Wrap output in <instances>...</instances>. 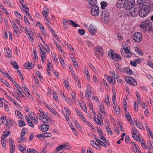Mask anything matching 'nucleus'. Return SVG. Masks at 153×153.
Listing matches in <instances>:
<instances>
[{
	"instance_id": "f257e3e1",
	"label": "nucleus",
	"mask_w": 153,
	"mask_h": 153,
	"mask_svg": "<svg viewBox=\"0 0 153 153\" xmlns=\"http://www.w3.org/2000/svg\"><path fill=\"white\" fill-rule=\"evenodd\" d=\"M138 8V14L140 16L143 18L146 16L149 13L150 10H153V2L147 3L141 7Z\"/></svg>"
},
{
	"instance_id": "f03ea898",
	"label": "nucleus",
	"mask_w": 153,
	"mask_h": 153,
	"mask_svg": "<svg viewBox=\"0 0 153 153\" xmlns=\"http://www.w3.org/2000/svg\"><path fill=\"white\" fill-rule=\"evenodd\" d=\"M152 25V23L150 20H145L143 21L140 25L141 30L143 31L146 30L152 31H153V29Z\"/></svg>"
},
{
	"instance_id": "7ed1b4c3",
	"label": "nucleus",
	"mask_w": 153,
	"mask_h": 153,
	"mask_svg": "<svg viewBox=\"0 0 153 153\" xmlns=\"http://www.w3.org/2000/svg\"><path fill=\"white\" fill-rule=\"evenodd\" d=\"M108 55L111 59L115 62H119L121 59L120 56L119 54L116 53L112 49L109 50Z\"/></svg>"
},
{
	"instance_id": "20e7f679",
	"label": "nucleus",
	"mask_w": 153,
	"mask_h": 153,
	"mask_svg": "<svg viewBox=\"0 0 153 153\" xmlns=\"http://www.w3.org/2000/svg\"><path fill=\"white\" fill-rule=\"evenodd\" d=\"M124 2V8L126 10L131 9L135 5V2L134 0H125Z\"/></svg>"
},
{
	"instance_id": "39448f33",
	"label": "nucleus",
	"mask_w": 153,
	"mask_h": 153,
	"mask_svg": "<svg viewBox=\"0 0 153 153\" xmlns=\"http://www.w3.org/2000/svg\"><path fill=\"white\" fill-rule=\"evenodd\" d=\"M101 14L102 20L105 23H107L109 20V14L108 12L106 10H101Z\"/></svg>"
},
{
	"instance_id": "423d86ee",
	"label": "nucleus",
	"mask_w": 153,
	"mask_h": 153,
	"mask_svg": "<svg viewBox=\"0 0 153 153\" xmlns=\"http://www.w3.org/2000/svg\"><path fill=\"white\" fill-rule=\"evenodd\" d=\"M129 10L127 11L126 13V14L128 16H131L132 17H135L138 15V8L137 7H135L134 9Z\"/></svg>"
},
{
	"instance_id": "0eeeda50",
	"label": "nucleus",
	"mask_w": 153,
	"mask_h": 153,
	"mask_svg": "<svg viewBox=\"0 0 153 153\" xmlns=\"http://www.w3.org/2000/svg\"><path fill=\"white\" fill-rule=\"evenodd\" d=\"M91 14L93 16H97L100 13L99 8L97 5H93L91 10Z\"/></svg>"
},
{
	"instance_id": "6e6552de",
	"label": "nucleus",
	"mask_w": 153,
	"mask_h": 153,
	"mask_svg": "<svg viewBox=\"0 0 153 153\" xmlns=\"http://www.w3.org/2000/svg\"><path fill=\"white\" fill-rule=\"evenodd\" d=\"M120 52L122 55L123 56L126 58H130L132 56L131 53L129 49L125 50L123 48H121L120 50Z\"/></svg>"
},
{
	"instance_id": "1a4fd4ad",
	"label": "nucleus",
	"mask_w": 153,
	"mask_h": 153,
	"mask_svg": "<svg viewBox=\"0 0 153 153\" xmlns=\"http://www.w3.org/2000/svg\"><path fill=\"white\" fill-rule=\"evenodd\" d=\"M125 79L127 83H129L133 86L135 85L134 83H135L136 85L137 84L136 80L134 78L130 76H126L125 77Z\"/></svg>"
},
{
	"instance_id": "9d476101",
	"label": "nucleus",
	"mask_w": 153,
	"mask_h": 153,
	"mask_svg": "<svg viewBox=\"0 0 153 153\" xmlns=\"http://www.w3.org/2000/svg\"><path fill=\"white\" fill-rule=\"evenodd\" d=\"M133 39L136 42H140L142 39L141 34L139 32L134 33L133 36Z\"/></svg>"
},
{
	"instance_id": "9b49d317",
	"label": "nucleus",
	"mask_w": 153,
	"mask_h": 153,
	"mask_svg": "<svg viewBox=\"0 0 153 153\" xmlns=\"http://www.w3.org/2000/svg\"><path fill=\"white\" fill-rule=\"evenodd\" d=\"M25 131H27L26 128H23V129H22L21 131L20 137L18 140L19 143H20L23 142L26 140V138L25 137H24V136L27 133Z\"/></svg>"
},
{
	"instance_id": "f8f14e48",
	"label": "nucleus",
	"mask_w": 153,
	"mask_h": 153,
	"mask_svg": "<svg viewBox=\"0 0 153 153\" xmlns=\"http://www.w3.org/2000/svg\"><path fill=\"white\" fill-rule=\"evenodd\" d=\"M10 22L13 28L14 29L13 31L14 35L15 36L18 37L19 36L18 31H19V28L16 25L13 21H10Z\"/></svg>"
},
{
	"instance_id": "ddd939ff",
	"label": "nucleus",
	"mask_w": 153,
	"mask_h": 153,
	"mask_svg": "<svg viewBox=\"0 0 153 153\" xmlns=\"http://www.w3.org/2000/svg\"><path fill=\"white\" fill-rule=\"evenodd\" d=\"M105 77L111 85H115L116 82V80L115 79L113 80L112 77L105 75Z\"/></svg>"
},
{
	"instance_id": "4468645a",
	"label": "nucleus",
	"mask_w": 153,
	"mask_h": 153,
	"mask_svg": "<svg viewBox=\"0 0 153 153\" xmlns=\"http://www.w3.org/2000/svg\"><path fill=\"white\" fill-rule=\"evenodd\" d=\"M89 31L92 35H94L97 32L96 27L92 24H90L89 27Z\"/></svg>"
},
{
	"instance_id": "2eb2a0df",
	"label": "nucleus",
	"mask_w": 153,
	"mask_h": 153,
	"mask_svg": "<svg viewBox=\"0 0 153 153\" xmlns=\"http://www.w3.org/2000/svg\"><path fill=\"white\" fill-rule=\"evenodd\" d=\"M14 123L13 120L10 119H8L6 120L5 124L7 128H10L13 126Z\"/></svg>"
},
{
	"instance_id": "dca6fc26",
	"label": "nucleus",
	"mask_w": 153,
	"mask_h": 153,
	"mask_svg": "<svg viewBox=\"0 0 153 153\" xmlns=\"http://www.w3.org/2000/svg\"><path fill=\"white\" fill-rule=\"evenodd\" d=\"M103 50L102 47L101 46H97L96 48V52L97 54H99L100 55H102ZM98 58H100V56L98 55L97 56Z\"/></svg>"
},
{
	"instance_id": "f3484780",
	"label": "nucleus",
	"mask_w": 153,
	"mask_h": 153,
	"mask_svg": "<svg viewBox=\"0 0 153 153\" xmlns=\"http://www.w3.org/2000/svg\"><path fill=\"white\" fill-rule=\"evenodd\" d=\"M125 1L123 0H118L116 3V5L118 8H121L124 7Z\"/></svg>"
},
{
	"instance_id": "a211bd4d",
	"label": "nucleus",
	"mask_w": 153,
	"mask_h": 153,
	"mask_svg": "<svg viewBox=\"0 0 153 153\" xmlns=\"http://www.w3.org/2000/svg\"><path fill=\"white\" fill-rule=\"evenodd\" d=\"M33 67V64L28 62H26L24 65V68L28 70L32 69Z\"/></svg>"
},
{
	"instance_id": "6ab92c4d",
	"label": "nucleus",
	"mask_w": 153,
	"mask_h": 153,
	"mask_svg": "<svg viewBox=\"0 0 153 153\" xmlns=\"http://www.w3.org/2000/svg\"><path fill=\"white\" fill-rule=\"evenodd\" d=\"M40 120L43 122L45 123H48V122L50 121L51 119L47 115L46 116H43Z\"/></svg>"
},
{
	"instance_id": "aec40b11",
	"label": "nucleus",
	"mask_w": 153,
	"mask_h": 153,
	"mask_svg": "<svg viewBox=\"0 0 153 153\" xmlns=\"http://www.w3.org/2000/svg\"><path fill=\"white\" fill-rule=\"evenodd\" d=\"M132 145H134L135 146V147H133L132 149L133 151L135 153H141L140 151L139 150V148L138 146L134 142L132 143Z\"/></svg>"
},
{
	"instance_id": "412c9836",
	"label": "nucleus",
	"mask_w": 153,
	"mask_h": 153,
	"mask_svg": "<svg viewBox=\"0 0 153 153\" xmlns=\"http://www.w3.org/2000/svg\"><path fill=\"white\" fill-rule=\"evenodd\" d=\"M90 87L89 86V88H88L85 91V96L87 99H89L91 96V91L90 90Z\"/></svg>"
},
{
	"instance_id": "4be33fe9",
	"label": "nucleus",
	"mask_w": 153,
	"mask_h": 153,
	"mask_svg": "<svg viewBox=\"0 0 153 153\" xmlns=\"http://www.w3.org/2000/svg\"><path fill=\"white\" fill-rule=\"evenodd\" d=\"M91 145L94 147L96 148L98 150H100L101 149V147L98 144H97L94 141H91Z\"/></svg>"
},
{
	"instance_id": "5701e85b",
	"label": "nucleus",
	"mask_w": 153,
	"mask_h": 153,
	"mask_svg": "<svg viewBox=\"0 0 153 153\" xmlns=\"http://www.w3.org/2000/svg\"><path fill=\"white\" fill-rule=\"evenodd\" d=\"M41 126V130L43 132L47 131L49 128L48 125L46 124H42Z\"/></svg>"
},
{
	"instance_id": "b1692460",
	"label": "nucleus",
	"mask_w": 153,
	"mask_h": 153,
	"mask_svg": "<svg viewBox=\"0 0 153 153\" xmlns=\"http://www.w3.org/2000/svg\"><path fill=\"white\" fill-rule=\"evenodd\" d=\"M22 6L20 7V8L22 10L23 12L24 13H26V11L27 12L29 11V10L27 7H26L25 4L22 3Z\"/></svg>"
},
{
	"instance_id": "393cba45",
	"label": "nucleus",
	"mask_w": 153,
	"mask_h": 153,
	"mask_svg": "<svg viewBox=\"0 0 153 153\" xmlns=\"http://www.w3.org/2000/svg\"><path fill=\"white\" fill-rule=\"evenodd\" d=\"M15 114L17 118L22 119L23 115L18 110L16 111H15Z\"/></svg>"
},
{
	"instance_id": "a878e982",
	"label": "nucleus",
	"mask_w": 153,
	"mask_h": 153,
	"mask_svg": "<svg viewBox=\"0 0 153 153\" xmlns=\"http://www.w3.org/2000/svg\"><path fill=\"white\" fill-rule=\"evenodd\" d=\"M10 63L12 66L15 69H18L19 68L18 63L15 61L12 60L10 62Z\"/></svg>"
},
{
	"instance_id": "bb28decb",
	"label": "nucleus",
	"mask_w": 153,
	"mask_h": 153,
	"mask_svg": "<svg viewBox=\"0 0 153 153\" xmlns=\"http://www.w3.org/2000/svg\"><path fill=\"white\" fill-rule=\"evenodd\" d=\"M50 12L49 10L48 9H46L42 11V14L44 17H48V15Z\"/></svg>"
},
{
	"instance_id": "cd10ccee",
	"label": "nucleus",
	"mask_w": 153,
	"mask_h": 153,
	"mask_svg": "<svg viewBox=\"0 0 153 153\" xmlns=\"http://www.w3.org/2000/svg\"><path fill=\"white\" fill-rule=\"evenodd\" d=\"M97 118V117L96 116H94V121L96 123H97L98 125H101L102 123H103V122L100 119L97 118V120H96Z\"/></svg>"
},
{
	"instance_id": "c85d7f7f",
	"label": "nucleus",
	"mask_w": 153,
	"mask_h": 153,
	"mask_svg": "<svg viewBox=\"0 0 153 153\" xmlns=\"http://www.w3.org/2000/svg\"><path fill=\"white\" fill-rule=\"evenodd\" d=\"M9 80L14 84L16 88H20L19 85L12 77L11 78L10 77Z\"/></svg>"
},
{
	"instance_id": "c756f323",
	"label": "nucleus",
	"mask_w": 153,
	"mask_h": 153,
	"mask_svg": "<svg viewBox=\"0 0 153 153\" xmlns=\"http://www.w3.org/2000/svg\"><path fill=\"white\" fill-rule=\"evenodd\" d=\"M135 125L140 129L142 130L143 128V125L140 123L139 122H137V121H135Z\"/></svg>"
},
{
	"instance_id": "7c9ffc66",
	"label": "nucleus",
	"mask_w": 153,
	"mask_h": 153,
	"mask_svg": "<svg viewBox=\"0 0 153 153\" xmlns=\"http://www.w3.org/2000/svg\"><path fill=\"white\" fill-rule=\"evenodd\" d=\"M27 153H39L36 150L33 149H28L27 151Z\"/></svg>"
},
{
	"instance_id": "2f4dec72",
	"label": "nucleus",
	"mask_w": 153,
	"mask_h": 153,
	"mask_svg": "<svg viewBox=\"0 0 153 153\" xmlns=\"http://www.w3.org/2000/svg\"><path fill=\"white\" fill-rule=\"evenodd\" d=\"M126 72L128 74L131 75L132 74L131 70L128 67L125 68L124 72Z\"/></svg>"
},
{
	"instance_id": "473e14b6",
	"label": "nucleus",
	"mask_w": 153,
	"mask_h": 153,
	"mask_svg": "<svg viewBox=\"0 0 153 153\" xmlns=\"http://www.w3.org/2000/svg\"><path fill=\"white\" fill-rule=\"evenodd\" d=\"M69 24L75 27H79V25L76 24L72 20H69Z\"/></svg>"
},
{
	"instance_id": "72a5a7b5",
	"label": "nucleus",
	"mask_w": 153,
	"mask_h": 153,
	"mask_svg": "<svg viewBox=\"0 0 153 153\" xmlns=\"http://www.w3.org/2000/svg\"><path fill=\"white\" fill-rule=\"evenodd\" d=\"M20 88H16L21 94V95H20V96L21 97H25L24 94H25V93L20 86Z\"/></svg>"
},
{
	"instance_id": "f704fd0d",
	"label": "nucleus",
	"mask_w": 153,
	"mask_h": 153,
	"mask_svg": "<svg viewBox=\"0 0 153 153\" xmlns=\"http://www.w3.org/2000/svg\"><path fill=\"white\" fill-rule=\"evenodd\" d=\"M51 93L52 92L53 95V99L56 101H57L59 100L58 97L56 93L53 91H51Z\"/></svg>"
},
{
	"instance_id": "c9c22d12",
	"label": "nucleus",
	"mask_w": 153,
	"mask_h": 153,
	"mask_svg": "<svg viewBox=\"0 0 153 153\" xmlns=\"http://www.w3.org/2000/svg\"><path fill=\"white\" fill-rule=\"evenodd\" d=\"M62 146V148H64L65 149L68 150L69 148V146L68 145V143H65L61 145Z\"/></svg>"
},
{
	"instance_id": "e433bc0d",
	"label": "nucleus",
	"mask_w": 153,
	"mask_h": 153,
	"mask_svg": "<svg viewBox=\"0 0 153 153\" xmlns=\"http://www.w3.org/2000/svg\"><path fill=\"white\" fill-rule=\"evenodd\" d=\"M18 146L19 147L20 151L23 153H24L26 149V147L22 146L20 145H18Z\"/></svg>"
},
{
	"instance_id": "4c0bfd02",
	"label": "nucleus",
	"mask_w": 153,
	"mask_h": 153,
	"mask_svg": "<svg viewBox=\"0 0 153 153\" xmlns=\"http://www.w3.org/2000/svg\"><path fill=\"white\" fill-rule=\"evenodd\" d=\"M88 1L89 4L92 6L93 5H97L96 4L97 3V0H88Z\"/></svg>"
},
{
	"instance_id": "58836bf2",
	"label": "nucleus",
	"mask_w": 153,
	"mask_h": 153,
	"mask_svg": "<svg viewBox=\"0 0 153 153\" xmlns=\"http://www.w3.org/2000/svg\"><path fill=\"white\" fill-rule=\"evenodd\" d=\"M101 6L102 7L101 10H105V8L107 5V3L106 2L103 1L101 3Z\"/></svg>"
},
{
	"instance_id": "ea45409f",
	"label": "nucleus",
	"mask_w": 153,
	"mask_h": 153,
	"mask_svg": "<svg viewBox=\"0 0 153 153\" xmlns=\"http://www.w3.org/2000/svg\"><path fill=\"white\" fill-rule=\"evenodd\" d=\"M6 52L7 53L9 56V57H10L12 56V51L9 48H8L6 49Z\"/></svg>"
},
{
	"instance_id": "a19ab883",
	"label": "nucleus",
	"mask_w": 153,
	"mask_h": 153,
	"mask_svg": "<svg viewBox=\"0 0 153 153\" xmlns=\"http://www.w3.org/2000/svg\"><path fill=\"white\" fill-rule=\"evenodd\" d=\"M54 43L56 45L58 48L59 50V51H61V52H62V49L61 48V46H60L59 44L58 43L55 41V42H54Z\"/></svg>"
},
{
	"instance_id": "79ce46f5",
	"label": "nucleus",
	"mask_w": 153,
	"mask_h": 153,
	"mask_svg": "<svg viewBox=\"0 0 153 153\" xmlns=\"http://www.w3.org/2000/svg\"><path fill=\"white\" fill-rule=\"evenodd\" d=\"M2 74H3V76L5 77H7L9 79H10V77L11 78L12 77L10 76L9 74L7 73V72H2Z\"/></svg>"
},
{
	"instance_id": "37998d69",
	"label": "nucleus",
	"mask_w": 153,
	"mask_h": 153,
	"mask_svg": "<svg viewBox=\"0 0 153 153\" xmlns=\"http://www.w3.org/2000/svg\"><path fill=\"white\" fill-rule=\"evenodd\" d=\"M10 149H15V144L13 141H10Z\"/></svg>"
},
{
	"instance_id": "c03bdc74",
	"label": "nucleus",
	"mask_w": 153,
	"mask_h": 153,
	"mask_svg": "<svg viewBox=\"0 0 153 153\" xmlns=\"http://www.w3.org/2000/svg\"><path fill=\"white\" fill-rule=\"evenodd\" d=\"M0 80H1L2 81V82L4 84V85L7 87H10V85L9 83L7 82L5 80H4V79H0Z\"/></svg>"
},
{
	"instance_id": "a18cd8bd",
	"label": "nucleus",
	"mask_w": 153,
	"mask_h": 153,
	"mask_svg": "<svg viewBox=\"0 0 153 153\" xmlns=\"http://www.w3.org/2000/svg\"><path fill=\"white\" fill-rule=\"evenodd\" d=\"M19 125L20 127H23L25 125V124L24 121L20 120L19 121Z\"/></svg>"
},
{
	"instance_id": "49530a36",
	"label": "nucleus",
	"mask_w": 153,
	"mask_h": 153,
	"mask_svg": "<svg viewBox=\"0 0 153 153\" xmlns=\"http://www.w3.org/2000/svg\"><path fill=\"white\" fill-rule=\"evenodd\" d=\"M43 136L44 137H51L52 136V134L50 133L45 132L43 133Z\"/></svg>"
},
{
	"instance_id": "de8ad7c7",
	"label": "nucleus",
	"mask_w": 153,
	"mask_h": 153,
	"mask_svg": "<svg viewBox=\"0 0 153 153\" xmlns=\"http://www.w3.org/2000/svg\"><path fill=\"white\" fill-rule=\"evenodd\" d=\"M106 130L107 133L110 135H112L113 134L110 128L109 127H106Z\"/></svg>"
},
{
	"instance_id": "09e8293b",
	"label": "nucleus",
	"mask_w": 153,
	"mask_h": 153,
	"mask_svg": "<svg viewBox=\"0 0 153 153\" xmlns=\"http://www.w3.org/2000/svg\"><path fill=\"white\" fill-rule=\"evenodd\" d=\"M125 116L127 120L128 121H129L131 120V116L129 113L125 114Z\"/></svg>"
},
{
	"instance_id": "8fccbe9b",
	"label": "nucleus",
	"mask_w": 153,
	"mask_h": 153,
	"mask_svg": "<svg viewBox=\"0 0 153 153\" xmlns=\"http://www.w3.org/2000/svg\"><path fill=\"white\" fill-rule=\"evenodd\" d=\"M147 146L148 148V149L149 150H150L153 149V146L152 145V143L150 142H148L147 143Z\"/></svg>"
},
{
	"instance_id": "3c124183",
	"label": "nucleus",
	"mask_w": 153,
	"mask_h": 153,
	"mask_svg": "<svg viewBox=\"0 0 153 153\" xmlns=\"http://www.w3.org/2000/svg\"><path fill=\"white\" fill-rule=\"evenodd\" d=\"M64 109L66 112L67 113V115L68 116L70 115L71 114V112L69 110V109L66 107H64Z\"/></svg>"
},
{
	"instance_id": "603ef678",
	"label": "nucleus",
	"mask_w": 153,
	"mask_h": 153,
	"mask_svg": "<svg viewBox=\"0 0 153 153\" xmlns=\"http://www.w3.org/2000/svg\"><path fill=\"white\" fill-rule=\"evenodd\" d=\"M134 108L136 111H138V105L137 102H135L134 104Z\"/></svg>"
},
{
	"instance_id": "864d4df0",
	"label": "nucleus",
	"mask_w": 153,
	"mask_h": 153,
	"mask_svg": "<svg viewBox=\"0 0 153 153\" xmlns=\"http://www.w3.org/2000/svg\"><path fill=\"white\" fill-rule=\"evenodd\" d=\"M9 99L11 101L13 102H14L15 105H18V103L12 97H9Z\"/></svg>"
},
{
	"instance_id": "5fc2aeb1",
	"label": "nucleus",
	"mask_w": 153,
	"mask_h": 153,
	"mask_svg": "<svg viewBox=\"0 0 153 153\" xmlns=\"http://www.w3.org/2000/svg\"><path fill=\"white\" fill-rule=\"evenodd\" d=\"M78 32L80 35H83L85 34V31L84 29H79Z\"/></svg>"
},
{
	"instance_id": "6e6d98bb",
	"label": "nucleus",
	"mask_w": 153,
	"mask_h": 153,
	"mask_svg": "<svg viewBox=\"0 0 153 153\" xmlns=\"http://www.w3.org/2000/svg\"><path fill=\"white\" fill-rule=\"evenodd\" d=\"M71 94L72 95V98L74 100L76 101V98L75 93L74 91H72Z\"/></svg>"
},
{
	"instance_id": "4d7b16f0",
	"label": "nucleus",
	"mask_w": 153,
	"mask_h": 153,
	"mask_svg": "<svg viewBox=\"0 0 153 153\" xmlns=\"http://www.w3.org/2000/svg\"><path fill=\"white\" fill-rule=\"evenodd\" d=\"M15 14L16 16L18 17L19 19H22V17L21 14L17 11H15Z\"/></svg>"
},
{
	"instance_id": "13d9d810",
	"label": "nucleus",
	"mask_w": 153,
	"mask_h": 153,
	"mask_svg": "<svg viewBox=\"0 0 153 153\" xmlns=\"http://www.w3.org/2000/svg\"><path fill=\"white\" fill-rule=\"evenodd\" d=\"M10 132L9 131H7L6 132H4L3 134V137H2L1 139H3V138L4 139L5 138L8 136Z\"/></svg>"
},
{
	"instance_id": "bf43d9fd",
	"label": "nucleus",
	"mask_w": 153,
	"mask_h": 153,
	"mask_svg": "<svg viewBox=\"0 0 153 153\" xmlns=\"http://www.w3.org/2000/svg\"><path fill=\"white\" fill-rule=\"evenodd\" d=\"M29 117L32 119L34 118L33 117H35L34 113L31 111H30L28 114Z\"/></svg>"
},
{
	"instance_id": "052dcab7",
	"label": "nucleus",
	"mask_w": 153,
	"mask_h": 153,
	"mask_svg": "<svg viewBox=\"0 0 153 153\" xmlns=\"http://www.w3.org/2000/svg\"><path fill=\"white\" fill-rule=\"evenodd\" d=\"M105 103L106 104V105H110L109 100L108 96H107L105 98Z\"/></svg>"
},
{
	"instance_id": "680f3d73",
	"label": "nucleus",
	"mask_w": 153,
	"mask_h": 153,
	"mask_svg": "<svg viewBox=\"0 0 153 153\" xmlns=\"http://www.w3.org/2000/svg\"><path fill=\"white\" fill-rule=\"evenodd\" d=\"M128 45H127L125 42H124L123 44V48L124 49L127 50L128 49Z\"/></svg>"
},
{
	"instance_id": "e2e57ef3",
	"label": "nucleus",
	"mask_w": 153,
	"mask_h": 153,
	"mask_svg": "<svg viewBox=\"0 0 153 153\" xmlns=\"http://www.w3.org/2000/svg\"><path fill=\"white\" fill-rule=\"evenodd\" d=\"M25 13V14L26 16L28 17V18L29 19H30L31 20H33V19H32L31 16L30 14L29 11H27V12L26 11V13Z\"/></svg>"
},
{
	"instance_id": "0e129e2a",
	"label": "nucleus",
	"mask_w": 153,
	"mask_h": 153,
	"mask_svg": "<svg viewBox=\"0 0 153 153\" xmlns=\"http://www.w3.org/2000/svg\"><path fill=\"white\" fill-rule=\"evenodd\" d=\"M53 73V74L55 75L57 78H59V73L56 71L55 70H53L52 71Z\"/></svg>"
},
{
	"instance_id": "69168bd1",
	"label": "nucleus",
	"mask_w": 153,
	"mask_h": 153,
	"mask_svg": "<svg viewBox=\"0 0 153 153\" xmlns=\"http://www.w3.org/2000/svg\"><path fill=\"white\" fill-rule=\"evenodd\" d=\"M74 122L75 126L78 128H80V126L79 124L77 122V121L76 120H74Z\"/></svg>"
},
{
	"instance_id": "338daca9",
	"label": "nucleus",
	"mask_w": 153,
	"mask_h": 153,
	"mask_svg": "<svg viewBox=\"0 0 153 153\" xmlns=\"http://www.w3.org/2000/svg\"><path fill=\"white\" fill-rule=\"evenodd\" d=\"M34 118H32L31 119L36 124L38 122V119L36 116H35L33 117Z\"/></svg>"
},
{
	"instance_id": "774afa93",
	"label": "nucleus",
	"mask_w": 153,
	"mask_h": 153,
	"mask_svg": "<svg viewBox=\"0 0 153 153\" xmlns=\"http://www.w3.org/2000/svg\"><path fill=\"white\" fill-rule=\"evenodd\" d=\"M137 48V49L136 48H135L136 51L140 55H143V53L141 52V51L139 49H138L137 48Z\"/></svg>"
}]
</instances>
